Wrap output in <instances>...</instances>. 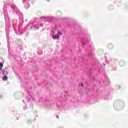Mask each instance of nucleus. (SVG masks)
Returning <instances> with one entry per match:
<instances>
[{
	"label": "nucleus",
	"instance_id": "nucleus-5",
	"mask_svg": "<svg viewBox=\"0 0 128 128\" xmlns=\"http://www.w3.org/2000/svg\"><path fill=\"white\" fill-rule=\"evenodd\" d=\"M34 28H38V26H36V25L34 26Z\"/></svg>",
	"mask_w": 128,
	"mask_h": 128
},
{
	"label": "nucleus",
	"instance_id": "nucleus-12",
	"mask_svg": "<svg viewBox=\"0 0 128 128\" xmlns=\"http://www.w3.org/2000/svg\"><path fill=\"white\" fill-rule=\"evenodd\" d=\"M56 118H58V116H56Z\"/></svg>",
	"mask_w": 128,
	"mask_h": 128
},
{
	"label": "nucleus",
	"instance_id": "nucleus-8",
	"mask_svg": "<svg viewBox=\"0 0 128 128\" xmlns=\"http://www.w3.org/2000/svg\"><path fill=\"white\" fill-rule=\"evenodd\" d=\"M26 2V0H23V2Z\"/></svg>",
	"mask_w": 128,
	"mask_h": 128
},
{
	"label": "nucleus",
	"instance_id": "nucleus-2",
	"mask_svg": "<svg viewBox=\"0 0 128 128\" xmlns=\"http://www.w3.org/2000/svg\"><path fill=\"white\" fill-rule=\"evenodd\" d=\"M2 80H8V76H4L3 78H2Z\"/></svg>",
	"mask_w": 128,
	"mask_h": 128
},
{
	"label": "nucleus",
	"instance_id": "nucleus-4",
	"mask_svg": "<svg viewBox=\"0 0 128 128\" xmlns=\"http://www.w3.org/2000/svg\"><path fill=\"white\" fill-rule=\"evenodd\" d=\"M6 72V71L4 70H2V73L3 74H4V73Z\"/></svg>",
	"mask_w": 128,
	"mask_h": 128
},
{
	"label": "nucleus",
	"instance_id": "nucleus-1",
	"mask_svg": "<svg viewBox=\"0 0 128 128\" xmlns=\"http://www.w3.org/2000/svg\"><path fill=\"white\" fill-rule=\"evenodd\" d=\"M56 33H57V36H52V38H54V40H56V38L57 40H58V38H60V36H62V32H60V30H56Z\"/></svg>",
	"mask_w": 128,
	"mask_h": 128
},
{
	"label": "nucleus",
	"instance_id": "nucleus-11",
	"mask_svg": "<svg viewBox=\"0 0 128 128\" xmlns=\"http://www.w3.org/2000/svg\"><path fill=\"white\" fill-rule=\"evenodd\" d=\"M40 26H42V24H40Z\"/></svg>",
	"mask_w": 128,
	"mask_h": 128
},
{
	"label": "nucleus",
	"instance_id": "nucleus-6",
	"mask_svg": "<svg viewBox=\"0 0 128 128\" xmlns=\"http://www.w3.org/2000/svg\"><path fill=\"white\" fill-rule=\"evenodd\" d=\"M12 8H16V6L13 5V6H12Z\"/></svg>",
	"mask_w": 128,
	"mask_h": 128
},
{
	"label": "nucleus",
	"instance_id": "nucleus-9",
	"mask_svg": "<svg viewBox=\"0 0 128 128\" xmlns=\"http://www.w3.org/2000/svg\"><path fill=\"white\" fill-rule=\"evenodd\" d=\"M110 8H112V6H110V7H108L109 10H110Z\"/></svg>",
	"mask_w": 128,
	"mask_h": 128
},
{
	"label": "nucleus",
	"instance_id": "nucleus-3",
	"mask_svg": "<svg viewBox=\"0 0 128 128\" xmlns=\"http://www.w3.org/2000/svg\"><path fill=\"white\" fill-rule=\"evenodd\" d=\"M0 66L2 68V66H4V64H2V62H0Z\"/></svg>",
	"mask_w": 128,
	"mask_h": 128
},
{
	"label": "nucleus",
	"instance_id": "nucleus-7",
	"mask_svg": "<svg viewBox=\"0 0 128 128\" xmlns=\"http://www.w3.org/2000/svg\"><path fill=\"white\" fill-rule=\"evenodd\" d=\"M2 70V67L0 66V70Z\"/></svg>",
	"mask_w": 128,
	"mask_h": 128
},
{
	"label": "nucleus",
	"instance_id": "nucleus-10",
	"mask_svg": "<svg viewBox=\"0 0 128 128\" xmlns=\"http://www.w3.org/2000/svg\"><path fill=\"white\" fill-rule=\"evenodd\" d=\"M82 86H83L84 84H82V83H81Z\"/></svg>",
	"mask_w": 128,
	"mask_h": 128
}]
</instances>
